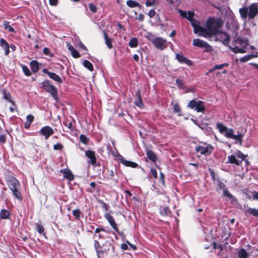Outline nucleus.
<instances>
[{"label": "nucleus", "mask_w": 258, "mask_h": 258, "mask_svg": "<svg viewBox=\"0 0 258 258\" xmlns=\"http://www.w3.org/2000/svg\"><path fill=\"white\" fill-rule=\"evenodd\" d=\"M222 24L221 19H216L214 17L209 18L206 23V28L200 25L199 27L198 33H197V34L205 38H210L216 36L222 31L220 29Z\"/></svg>", "instance_id": "nucleus-1"}, {"label": "nucleus", "mask_w": 258, "mask_h": 258, "mask_svg": "<svg viewBox=\"0 0 258 258\" xmlns=\"http://www.w3.org/2000/svg\"><path fill=\"white\" fill-rule=\"evenodd\" d=\"M94 246L97 258H112L115 253V246L106 241L101 245L97 240L94 241Z\"/></svg>", "instance_id": "nucleus-2"}, {"label": "nucleus", "mask_w": 258, "mask_h": 258, "mask_svg": "<svg viewBox=\"0 0 258 258\" xmlns=\"http://www.w3.org/2000/svg\"><path fill=\"white\" fill-rule=\"evenodd\" d=\"M6 181L14 197L19 201H22L23 196L21 192V185L19 181L14 176L7 175Z\"/></svg>", "instance_id": "nucleus-3"}, {"label": "nucleus", "mask_w": 258, "mask_h": 258, "mask_svg": "<svg viewBox=\"0 0 258 258\" xmlns=\"http://www.w3.org/2000/svg\"><path fill=\"white\" fill-rule=\"evenodd\" d=\"M247 155H244L242 152L237 150L235 152V155H231L228 156L227 161L226 163H230L231 164H235L237 166H239L241 164L243 161L245 160V158Z\"/></svg>", "instance_id": "nucleus-4"}, {"label": "nucleus", "mask_w": 258, "mask_h": 258, "mask_svg": "<svg viewBox=\"0 0 258 258\" xmlns=\"http://www.w3.org/2000/svg\"><path fill=\"white\" fill-rule=\"evenodd\" d=\"M214 150V147L211 144L206 143L198 145L195 147V151L197 153L207 156L211 155Z\"/></svg>", "instance_id": "nucleus-5"}, {"label": "nucleus", "mask_w": 258, "mask_h": 258, "mask_svg": "<svg viewBox=\"0 0 258 258\" xmlns=\"http://www.w3.org/2000/svg\"><path fill=\"white\" fill-rule=\"evenodd\" d=\"M42 87L50 94L53 98L56 100H58V97L57 94V91L56 88L50 83V82L48 80H45L41 83Z\"/></svg>", "instance_id": "nucleus-6"}, {"label": "nucleus", "mask_w": 258, "mask_h": 258, "mask_svg": "<svg viewBox=\"0 0 258 258\" xmlns=\"http://www.w3.org/2000/svg\"><path fill=\"white\" fill-rule=\"evenodd\" d=\"M151 41L157 49L160 50H164L168 46L167 40L161 37H155Z\"/></svg>", "instance_id": "nucleus-7"}, {"label": "nucleus", "mask_w": 258, "mask_h": 258, "mask_svg": "<svg viewBox=\"0 0 258 258\" xmlns=\"http://www.w3.org/2000/svg\"><path fill=\"white\" fill-rule=\"evenodd\" d=\"M192 45L195 46L204 48V51L207 52H210L213 50L212 47L207 42L200 39H194L192 42Z\"/></svg>", "instance_id": "nucleus-8"}, {"label": "nucleus", "mask_w": 258, "mask_h": 258, "mask_svg": "<svg viewBox=\"0 0 258 258\" xmlns=\"http://www.w3.org/2000/svg\"><path fill=\"white\" fill-rule=\"evenodd\" d=\"M187 106L191 109H195L197 112H203L205 110L203 102L199 100H191L188 103Z\"/></svg>", "instance_id": "nucleus-9"}, {"label": "nucleus", "mask_w": 258, "mask_h": 258, "mask_svg": "<svg viewBox=\"0 0 258 258\" xmlns=\"http://www.w3.org/2000/svg\"><path fill=\"white\" fill-rule=\"evenodd\" d=\"M187 14L188 15H187L186 18L190 21L191 25L194 28V33H198V29L200 24L198 21L194 18L195 13L188 11Z\"/></svg>", "instance_id": "nucleus-10"}, {"label": "nucleus", "mask_w": 258, "mask_h": 258, "mask_svg": "<svg viewBox=\"0 0 258 258\" xmlns=\"http://www.w3.org/2000/svg\"><path fill=\"white\" fill-rule=\"evenodd\" d=\"M233 133L234 130L232 128H227V130L225 131L224 135L227 138H230L237 141L241 145L242 142V135L241 134L235 135Z\"/></svg>", "instance_id": "nucleus-11"}, {"label": "nucleus", "mask_w": 258, "mask_h": 258, "mask_svg": "<svg viewBox=\"0 0 258 258\" xmlns=\"http://www.w3.org/2000/svg\"><path fill=\"white\" fill-rule=\"evenodd\" d=\"M85 156L90 159L89 163L93 166H100L99 163L97 164V158L95 152L92 150H88L85 151Z\"/></svg>", "instance_id": "nucleus-12"}, {"label": "nucleus", "mask_w": 258, "mask_h": 258, "mask_svg": "<svg viewBox=\"0 0 258 258\" xmlns=\"http://www.w3.org/2000/svg\"><path fill=\"white\" fill-rule=\"evenodd\" d=\"M175 58L180 63H185L190 67L194 66L193 61L183 56L181 53H176Z\"/></svg>", "instance_id": "nucleus-13"}, {"label": "nucleus", "mask_w": 258, "mask_h": 258, "mask_svg": "<svg viewBox=\"0 0 258 258\" xmlns=\"http://www.w3.org/2000/svg\"><path fill=\"white\" fill-rule=\"evenodd\" d=\"M39 133L40 135L44 136L46 140H47L50 136L54 134V131L50 126L46 125L42 127Z\"/></svg>", "instance_id": "nucleus-14"}, {"label": "nucleus", "mask_w": 258, "mask_h": 258, "mask_svg": "<svg viewBox=\"0 0 258 258\" xmlns=\"http://www.w3.org/2000/svg\"><path fill=\"white\" fill-rule=\"evenodd\" d=\"M104 216L108 221L112 229L117 233H119V229L117 227V225L113 217L109 213H105Z\"/></svg>", "instance_id": "nucleus-15"}, {"label": "nucleus", "mask_w": 258, "mask_h": 258, "mask_svg": "<svg viewBox=\"0 0 258 258\" xmlns=\"http://www.w3.org/2000/svg\"><path fill=\"white\" fill-rule=\"evenodd\" d=\"M258 14V7L257 3H252L249 6L248 18L253 19Z\"/></svg>", "instance_id": "nucleus-16"}, {"label": "nucleus", "mask_w": 258, "mask_h": 258, "mask_svg": "<svg viewBox=\"0 0 258 258\" xmlns=\"http://www.w3.org/2000/svg\"><path fill=\"white\" fill-rule=\"evenodd\" d=\"M42 71L43 73L47 75L50 79H52L54 81L58 82L59 83H62V79L60 78V77L58 75H57L55 73L50 72L46 68L43 69Z\"/></svg>", "instance_id": "nucleus-17"}, {"label": "nucleus", "mask_w": 258, "mask_h": 258, "mask_svg": "<svg viewBox=\"0 0 258 258\" xmlns=\"http://www.w3.org/2000/svg\"><path fill=\"white\" fill-rule=\"evenodd\" d=\"M60 172L63 174V177L69 181H72L74 179V175L70 169H61Z\"/></svg>", "instance_id": "nucleus-18"}, {"label": "nucleus", "mask_w": 258, "mask_h": 258, "mask_svg": "<svg viewBox=\"0 0 258 258\" xmlns=\"http://www.w3.org/2000/svg\"><path fill=\"white\" fill-rule=\"evenodd\" d=\"M101 232H106V230L105 228L102 227V226H99L96 228L95 229L94 234H93V236H97L98 239H104L105 238V236L102 234Z\"/></svg>", "instance_id": "nucleus-19"}, {"label": "nucleus", "mask_w": 258, "mask_h": 258, "mask_svg": "<svg viewBox=\"0 0 258 258\" xmlns=\"http://www.w3.org/2000/svg\"><path fill=\"white\" fill-rule=\"evenodd\" d=\"M136 99L135 101V105L139 108H142L144 106V104L142 101L141 91L139 89L135 94Z\"/></svg>", "instance_id": "nucleus-20"}, {"label": "nucleus", "mask_w": 258, "mask_h": 258, "mask_svg": "<svg viewBox=\"0 0 258 258\" xmlns=\"http://www.w3.org/2000/svg\"><path fill=\"white\" fill-rule=\"evenodd\" d=\"M0 46L5 51V54L8 55L10 53V46L7 41L4 38L0 39Z\"/></svg>", "instance_id": "nucleus-21"}, {"label": "nucleus", "mask_w": 258, "mask_h": 258, "mask_svg": "<svg viewBox=\"0 0 258 258\" xmlns=\"http://www.w3.org/2000/svg\"><path fill=\"white\" fill-rule=\"evenodd\" d=\"M244 212L245 214H249L253 216L258 217V209L249 208L248 205H244Z\"/></svg>", "instance_id": "nucleus-22"}, {"label": "nucleus", "mask_w": 258, "mask_h": 258, "mask_svg": "<svg viewBox=\"0 0 258 258\" xmlns=\"http://www.w3.org/2000/svg\"><path fill=\"white\" fill-rule=\"evenodd\" d=\"M2 92L3 94V98L6 100L7 101L11 103L13 106H15V102L12 100V96L10 93L6 89H3Z\"/></svg>", "instance_id": "nucleus-23"}, {"label": "nucleus", "mask_w": 258, "mask_h": 258, "mask_svg": "<svg viewBox=\"0 0 258 258\" xmlns=\"http://www.w3.org/2000/svg\"><path fill=\"white\" fill-rule=\"evenodd\" d=\"M67 47L69 50L71 52L72 55L76 58L80 57L79 52L70 43H67Z\"/></svg>", "instance_id": "nucleus-24"}, {"label": "nucleus", "mask_w": 258, "mask_h": 258, "mask_svg": "<svg viewBox=\"0 0 258 258\" xmlns=\"http://www.w3.org/2000/svg\"><path fill=\"white\" fill-rule=\"evenodd\" d=\"M30 67L33 73H37L39 70V62L36 60H32L30 61Z\"/></svg>", "instance_id": "nucleus-25"}, {"label": "nucleus", "mask_w": 258, "mask_h": 258, "mask_svg": "<svg viewBox=\"0 0 258 258\" xmlns=\"http://www.w3.org/2000/svg\"><path fill=\"white\" fill-rule=\"evenodd\" d=\"M120 161L121 164L127 167L136 168L138 166V164H137L136 163L130 161H127L123 159L122 157L121 159H120Z\"/></svg>", "instance_id": "nucleus-26"}, {"label": "nucleus", "mask_w": 258, "mask_h": 258, "mask_svg": "<svg viewBox=\"0 0 258 258\" xmlns=\"http://www.w3.org/2000/svg\"><path fill=\"white\" fill-rule=\"evenodd\" d=\"M146 155L149 160L153 162H155L157 160V156L156 154L152 150H146Z\"/></svg>", "instance_id": "nucleus-27"}, {"label": "nucleus", "mask_w": 258, "mask_h": 258, "mask_svg": "<svg viewBox=\"0 0 258 258\" xmlns=\"http://www.w3.org/2000/svg\"><path fill=\"white\" fill-rule=\"evenodd\" d=\"M228 66L229 64L227 63H222L220 64H216L212 69L209 70V71L207 73H206V75L208 76L210 73H212L216 70H221L224 67H228Z\"/></svg>", "instance_id": "nucleus-28"}, {"label": "nucleus", "mask_w": 258, "mask_h": 258, "mask_svg": "<svg viewBox=\"0 0 258 258\" xmlns=\"http://www.w3.org/2000/svg\"><path fill=\"white\" fill-rule=\"evenodd\" d=\"M103 34L106 45L108 48L111 49L113 47L112 39L108 37L107 33L105 31H103Z\"/></svg>", "instance_id": "nucleus-29"}, {"label": "nucleus", "mask_w": 258, "mask_h": 258, "mask_svg": "<svg viewBox=\"0 0 258 258\" xmlns=\"http://www.w3.org/2000/svg\"><path fill=\"white\" fill-rule=\"evenodd\" d=\"M235 44H239L241 46L245 48L247 45L248 42L247 39H242L240 37L237 38L234 41Z\"/></svg>", "instance_id": "nucleus-30"}, {"label": "nucleus", "mask_w": 258, "mask_h": 258, "mask_svg": "<svg viewBox=\"0 0 258 258\" xmlns=\"http://www.w3.org/2000/svg\"><path fill=\"white\" fill-rule=\"evenodd\" d=\"M160 213L162 216H168L171 214L169 208L167 207H161L160 208Z\"/></svg>", "instance_id": "nucleus-31"}, {"label": "nucleus", "mask_w": 258, "mask_h": 258, "mask_svg": "<svg viewBox=\"0 0 258 258\" xmlns=\"http://www.w3.org/2000/svg\"><path fill=\"white\" fill-rule=\"evenodd\" d=\"M11 213L9 210L6 209H2L0 212V219H7L9 218Z\"/></svg>", "instance_id": "nucleus-32"}, {"label": "nucleus", "mask_w": 258, "mask_h": 258, "mask_svg": "<svg viewBox=\"0 0 258 258\" xmlns=\"http://www.w3.org/2000/svg\"><path fill=\"white\" fill-rule=\"evenodd\" d=\"M72 214L77 220H80L81 217H83V214L79 209L74 210L72 212Z\"/></svg>", "instance_id": "nucleus-33"}, {"label": "nucleus", "mask_w": 258, "mask_h": 258, "mask_svg": "<svg viewBox=\"0 0 258 258\" xmlns=\"http://www.w3.org/2000/svg\"><path fill=\"white\" fill-rule=\"evenodd\" d=\"M230 49L235 53H244L246 52V50L244 48H240L238 46L230 47Z\"/></svg>", "instance_id": "nucleus-34"}, {"label": "nucleus", "mask_w": 258, "mask_h": 258, "mask_svg": "<svg viewBox=\"0 0 258 258\" xmlns=\"http://www.w3.org/2000/svg\"><path fill=\"white\" fill-rule=\"evenodd\" d=\"M108 170V174L107 176V179L109 180H112L113 179V177L115 176V175L117 174V171L116 168H114L110 170Z\"/></svg>", "instance_id": "nucleus-35"}, {"label": "nucleus", "mask_w": 258, "mask_h": 258, "mask_svg": "<svg viewBox=\"0 0 258 258\" xmlns=\"http://www.w3.org/2000/svg\"><path fill=\"white\" fill-rule=\"evenodd\" d=\"M239 13L241 17L245 19L248 16V9L246 7H243L239 9Z\"/></svg>", "instance_id": "nucleus-36"}, {"label": "nucleus", "mask_w": 258, "mask_h": 258, "mask_svg": "<svg viewBox=\"0 0 258 258\" xmlns=\"http://www.w3.org/2000/svg\"><path fill=\"white\" fill-rule=\"evenodd\" d=\"M126 5L128 7L131 8H135V7H141V5L138 3L133 1V0H128L126 1Z\"/></svg>", "instance_id": "nucleus-37"}, {"label": "nucleus", "mask_w": 258, "mask_h": 258, "mask_svg": "<svg viewBox=\"0 0 258 258\" xmlns=\"http://www.w3.org/2000/svg\"><path fill=\"white\" fill-rule=\"evenodd\" d=\"M217 128L221 134H224L227 130V127L224 125L222 123L218 122L217 123Z\"/></svg>", "instance_id": "nucleus-38"}, {"label": "nucleus", "mask_w": 258, "mask_h": 258, "mask_svg": "<svg viewBox=\"0 0 258 258\" xmlns=\"http://www.w3.org/2000/svg\"><path fill=\"white\" fill-rule=\"evenodd\" d=\"M83 64L85 68L87 69L91 72L93 71L94 67L92 64L88 60H85L83 61Z\"/></svg>", "instance_id": "nucleus-39"}, {"label": "nucleus", "mask_w": 258, "mask_h": 258, "mask_svg": "<svg viewBox=\"0 0 258 258\" xmlns=\"http://www.w3.org/2000/svg\"><path fill=\"white\" fill-rule=\"evenodd\" d=\"M4 28L6 30H8L10 32H16V31L15 29L10 25V23L8 21H4Z\"/></svg>", "instance_id": "nucleus-40"}, {"label": "nucleus", "mask_w": 258, "mask_h": 258, "mask_svg": "<svg viewBox=\"0 0 258 258\" xmlns=\"http://www.w3.org/2000/svg\"><path fill=\"white\" fill-rule=\"evenodd\" d=\"M79 139L80 142L84 145H88L90 139L89 138L87 137L85 135L81 134L80 136Z\"/></svg>", "instance_id": "nucleus-41"}, {"label": "nucleus", "mask_w": 258, "mask_h": 258, "mask_svg": "<svg viewBox=\"0 0 258 258\" xmlns=\"http://www.w3.org/2000/svg\"><path fill=\"white\" fill-rule=\"evenodd\" d=\"M238 256L239 258H247L248 254L244 249L241 248L238 252Z\"/></svg>", "instance_id": "nucleus-42"}, {"label": "nucleus", "mask_w": 258, "mask_h": 258, "mask_svg": "<svg viewBox=\"0 0 258 258\" xmlns=\"http://www.w3.org/2000/svg\"><path fill=\"white\" fill-rule=\"evenodd\" d=\"M221 34H223L224 36V38H222L223 39V43L225 44V45H227L228 44V43L230 41V35H228L227 33H226V32H223V31H221Z\"/></svg>", "instance_id": "nucleus-43"}, {"label": "nucleus", "mask_w": 258, "mask_h": 258, "mask_svg": "<svg viewBox=\"0 0 258 258\" xmlns=\"http://www.w3.org/2000/svg\"><path fill=\"white\" fill-rule=\"evenodd\" d=\"M22 71L24 74V75L27 77H29L32 75L31 72L30 70L28 68V67L24 64H21Z\"/></svg>", "instance_id": "nucleus-44"}, {"label": "nucleus", "mask_w": 258, "mask_h": 258, "mask_svg": "<svg viewBox=\"0 0 258 258\" xmlns=\"http://www.w3.org/2000/svg\"><path fill=\"white\" fill-rule=\"evenodd\" d=\"M129 46L132 48L136 47L138 45V41L137 38L134 37L132 38L128 43Z\"/></svg>", "instance_id": "nucleus-45"}, {"label": "nucleus", "mask_w": 258, "mask_h": 258, "mask_svg": "<svg viewBox=\"0 0 258 258\" xmlns=\"http://www.w3.org/2000/svg\"><path fill=\"white\" fill-rule=\"evenodd\" d=\"M36 229L37 231L39 234H43V235H45L44 228L42 225L37 224L36 226Z\"/></svg>", "instance_id": "nucleus-46"}, {"label": "nucleus", "mask_w": 258, "mask_h": 258, "mask_svg": "<svg viewBox=\"0 0 258 258\" xmlns=\"http://www.w3.org/2000/svg\"><path fill=\"white\" fill-rule=\"evenodd\" d=\"M63 124L68 127L69 129H70L71 131H73V127H72V122L71 121H70L68 119H65L63 121Z\"/></svg>", "instance_id": "nucleus-47"}, {"label": "nucleus", "mask_w": 258, "mask_h": 258, "mask_svg": "<svg viewBox=\"0 0 258 258\" xmlns=\"http://www.w3.org/2000/svg\"><path fill=\"white\" fill-rule=\"evenodd\" d=\"M176 83L179 88L184 89L185 88V85L182 80L177 79L176 80Z\"/></svg>", "instance_id": "nucleus-48"}, {"label": "nucleus", "mask_w": 258, "mask_h": 258, "mask_svg": "<svg viewBox=\"0 0 258 258\" xmlns=\"http://www.w3.org/2000/svg\"><path fill=\"white\" fill-rule=\"evenodd\" d=\"M53 149L56 151H61L63 149V146L60 143H57L53 146Z\"/></svg>", "instance_id": "nucleus-49"}, {"label": "nucleus", "mask_w": 258, "mask_h": 258, "mask_svg": "<svg viewBox=\"0 0 258 258\" xmlns=\"http://www.w3.org/2000/svg\"><path fill=\"white\" fill-rule=\"evenodd\" d=\"M217 182L219 189H223V190H224V189H227L225 184L221 180H220V179H217Z\"/></svg>", "instance_id": "nucleus-50"}, {"label": "nucleus", "mask_w": 258, "mask_h": 258, "mask_svg": "<svg viewBox=\"0 0 258 258\" xmlns=\"http://www.w3.org/2000/svg\"><path fill=\"white\" fill-rule=\"evenodd\" d=\"M173 109L175 112L178 113L179 115H180L181 109L178 103H176L174 105Z\"/></svg>", "instance_id": "nucleus-51"}, {"label": "nucleus", "mask_w": 258, "mask_h": 258, "mask_svg": "<svg viewBox=\"0 0 258 258\" xmlns=\"http://www.w3.org/2000/svg\"><path fill=\"white\" fill-rule=\"evenodd\" d=\"M159 180L163 185H165V175H164V173H162V172H160Z\"/></svg>", "instance_id": "nucleus-52"}, {"label": "nucleus", "mask_w": 258, "mask_h": 258, "mask_svg": "<svg viewBox=\"0 0 258 258\" xmlns=\"http://www.w3.org/2000/svg\"><path fill=\"white\" fill-rule=\"evenodd\" d=\"M89 8L90 10L93 13H95L97 11V7L93 3H90L89 4Z\"/></svg>", "instance_id": "nucleus-53"}, {"label": "nucleus", "mask_w": 258, "mask_h": 258, "mask_svg": "<svg viewBox=\"0 0 258 258\" xmlns=\"http://www.w3.org/2000/svg\"><path fill=\"white\" fill-rule=\"evenodd\" d=\"M99 202L102 205L101 207L106 211H108L109 209V206L107 205L104 201L99 200Z\"/></svg>", "instance_id": "nucleus-54"}, {"label": "nucleus", "mask_w": 258, "mask_h": 258, "mask_svg": "<svg viewBox=\"0 0 258 258\" xmlns=\"http://www.w3.org/2000/svg\"><path fill=\"white\" fill-rule=\"evenodd\" d=\"M251 59H252L251 55L248 54V55H245L243 57H241L240 59V61L241 62H246Z\"/></svg>", "instance_id": "nucleus-55"}, {"label": "nucleus", "mask_w": 258, "mask_h": 258, "mask_svg": "<svg viewBox=\"0 0 258 258\" xmlns=\"http://www.w3.org/2000/svg\"><path fill=\"white\" fill-rule=\"evenodd\" d=\"M223 195L229 199H232L233 198V196L229 192L227 188L223 190Z\"/></svg>", "instance_id": "nucleus-56"}, {"label": "nucleus", "mask_w": 258, "mask_h": 258, "mask_svg": "<svg viewBox=\"0 0 258 258\" xmlns=\"http://www.w3.org/2000/svg\"><path fill=\"white\" fill-rule=\"evenodd\" d=\"M26 118H27L26 122L31 123L34 120V117L32 114H29L27 116Z\"/></svg>", "instance_id": "nucleus-57"}, {"label": "nucleus", "mask_w": 258, "mask_h": 258, "mask_svg": "<svg viewBox=\"0 0 258 258\" xmlns=\"http://www.w3.org/2000/svg\"><path fill=\"white\" fill-rule=\"evenodd\" d=\"M151 173H152V176L155 179H157L158 177L157 172L155 169L152 168L151 169Z\"/></svg>", "instance_id": "nucleus-58"}, {"label": "nucleus", "mask_w": 258, "mask_h": 258, "mask_svg": "<svg viewBox=\"0 0 258 258\" xmlns=\"http://www.w3.org/2000/svg\"><path fill=\"white\" fill-rule=\"evenodd\" d=\"M156 0H153L150 1V0H147L146 2V6L147 7L152 6L155 5Z\"/></svg>", "instance_id": "nucleus-59"}, {"label": "nucleus", "mask_w": 258, "mask_h": 258, "mask_svg": "<svg viewBox=\"0 0 258 258\" xmlns=\"http://www.w3.org/2000/svg\"><path fill=\"white\" fill-rule=\"evenodd\" d=\"M209 171L210 175L211 176L212 180L213 181H215L216 178H215V174L214 171L212 169H209Z\"/></svg>", "instance_id": "nucleus-60"}, {"label": "nucleus", "mask_w": 258, "mask_h": 258, "mask_svg": "<svg viewBox=\"0 0 258 258\" xmlns=\"http://www.w3.org/2000/svg\"><path fill=\"white\" fill-rule=\"evenodd\" d=\"M155 14H156V12L155 10H154L153 9L150 10L148 13V15L150 17V18H153L155 16Z\"/></svg>", "instance_id": "nucleus-61"}, {"label": "nucleus", "mask_w": 258, "mask_h": 258, "mask_svg": "<svg viewBox=\"0 0 258 258\" xmlns=\"http://www.w3.org/2000/svg\"><path fill=\"white\" fill-rule=\"evenodd\" d=\"M6 135H0V143H1L2 144H4L6 143Z\"/></svg>", "instance_id": "nucleus-62"}, {"label": "nucleus", "mask_w": 258, "mask_h": 258, "mask_svg": "<svg viewBox=\"0 0 258 258\" xmlns=\"http://www.w3.org/2000/svg\"><path fill=\"white\" fill-rule=\"evenodd\" d=\"M178 11L179 13V14L181 17H182L183 18H186V17L187 16V13H186V11H183L181 10H178Z\"/></svg>", "instance_id": "nucleus-63"}, {"label": "nucleus", "mask_w": 258, "mask_h": 258, "mask_svg": "<svg viewBox=\"0 0 258 258\" xmlns=\"http://www.w3.org/2000/svg\"><path fill=\"white\" fill-rule=\"evenodd\" d=\"M43 52L44 54L47 55H50V50L47 47H44L43 50Z\"/></svg>", "instance_id": "nucleus-64"}]
</instances>
